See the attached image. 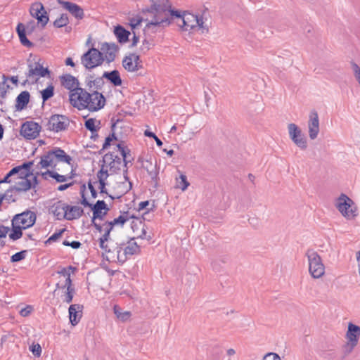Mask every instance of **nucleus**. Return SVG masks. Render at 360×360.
<instances>
[{"label":"nucleus","mask_w":360,"mask_h":360,"mask_svg":"<svg viewBox=\"0 0 360 360\" xmlns=\"http://www.w3.org/2000/svg\"><path fill=\"white\" fill-rule=\"evenodd\" d=\"M144 135L146 136H148V137H152L154 139V137L155 136V134L153 132H150L148 130H146L145 132H144Z\"/></svg>","instance_id":"obj_52"},{"label":"nucleus","mask_w":360,"mask_h":360,"mask_svg":"<svg viewBox=\"0 0 360 360\" xmlns=\"http://www.w3.org/2000/svg\"><path fill=\"white\" fill-rule=\"evenodd\" d=\"M98 49L102 56L103 61L105 60L107 63L113 61L119 52V46L115 43L103 42Z\"/></svg>","instance_id":"obj_20"},{"label":"nucleus","mask_w":360,"mask_h":360,"mask_svg":"<svg viewBox=\"0 0 360 360\" xmlns=\"http://www.w3.org/2000/svg\"><path fill=\"white\" fill-rule=\"evenodd\" d=\"M141 60L136 53H131L125 56L122 60V65L129 72H135L141 68Z\"/></svg>","instance_id":"obj_23"},{"label":"nucleus","mask_w":360,"mask_h":360,"mask_svg":"<svg viewBox=\"0 0 360 360\" xmlns=\"http://www.w3.org/2000/svg\"><path fill=\"white\" fill-rule=\"evenodd\" d=\"M289 139L301 150H305L308 148V140L302 129L295 123H289L287 125Z\"/></svg>","instance_id":"obj_12"},{"label":"nucleus","mask_w":360,"mask_h":360,"mask_svg":"<svg viewBox=\"0 0 360 360\" xmlns=\"http://www.w3.org/2000/svg\"><path fill=\"white\" fill-rule=\"evenodd\" d=\"M356 259L357 262L358 272L360 276V250L356 252Z\"/></svg>","instance_id":"obj_50"},{"label":"nucleus","mask_w":360,"mask_h":360,"mask_svg":"<svg viewBox=\"0 0 360 360\" xmlns=\"http://www.w3.org/2000/svg\"><path fill=\"white\" fill-rule=\"evenodd\" d=\"M175 11L169 0H157L145 13V17L140 18L145 31L157 33L168 27L174 22Z\"/></svg>","instance_id":"obj_4"},{"label":"nucleus","mask_w":360,"mask_h":360,"mask_svg":"<svg viewBox=\"0 0 360 360\" xmlns=\"http://www.w3.org/2000/svg\"><path fill=\"white\" fill-rule=\"evenodd\" d=\"M108 210V209L106 207V204L103 200H98L94 207L92 222L96 229L101 233L104 232L105 225L110 222H105L103 224L100 222L103 217L107 214Z\"/></svg>","instance_id":"obj_15"},{"label":"nucleus","mask_w":360,"mask_h":360,"mask_svg":"<svg viewBox=\"0 0 360 360\" xmlns=\"http://www.w3.org/2000/svg\"><path fill=\"white\" fill-rule=\"evenodd\" d=\"M103 77L109 80L115 86H120L122 84L120 73L117 70H113L110 72H105L103 74Z\"/></svg>","instance_id":"obj_34"},{"label":"nucleus","mask_w":360,"mask_h":360,"mask_svg":"<svg viewBox=\"0 0 360 360\" xmlns=\"http://www.w3.org/2000/svg\"><path fill=\"white\" fill-rule=\"evenodd\" d=\"M148 205V201H146V202H141L140 203V208L141 209H143L145 208L147 205Z\"/></svg>","instance_id":"obj_54"},{"label":"nucleus","mask_w":360,"mask_h":360,"mask_svg":"<svg viewBox=\"0 0 360 360\" xmlns=\"http://www.w3.org/2000/svg\"><path fill=\"white\" fill-rule=\"evenodd\" d=\"M72 172V158L60 148L44 154L35 168L37 176H41L44 179H54L58 182H65L71 179Z\"/></svg>","instance_id":"obj_3"},{"label":"nucleus","mask_w":360,"mask_h":360,"mask_svg":"<svg viewBox=\"0 0 360 360\" xmlns=\"http://www.w3.org/2000/svg\"><path fill=\"white\" fill-rule=\"evenodd\" d=\"M120 165L119 160L113 158L112 155L106 154L104 155L101 169L98 174V181L90 182L88 190L85 191L82 195V203L84 205H91L85 197L89 192L93 198H96L98 189L100 190L101 193H110L115 197L119 198L131 189V184L127 179L121 174L117 173L120 169Z\"/></svg>","instance_id":"obj_1"},{"label":"nucleus","mask_w":360,"mask_h":360,"mask_svg":"<svg viewBox=\"0 0 360 360\" xmlns=\"http://www.w3.org/2000/svg\"><path fill=\"white\" fill-rule=\"evenodd\" d=\"M65 64L67 65H70V66H75V63L73 62V60H72V58H68L65 60Z\"/></svg>","instance_id":"obj_51"},{"label":"nucleus","mask_w":360,"mask_h":360,"mask_svg":"<svg viewBox=\"0 0 360 360\" xmlns=\"http://www.w3.org/2000/svg\"><path fill=\"white\" fill-rule=\"evenodd\" d=\"M4 245V242L2 238H0V247H3Z\"/></svg>","instance_id":"obj_60"},{"label":"nucleus","mask_w":360,"mask_h":360,"mask_svg":"<svg viewBox=\"0 0 360 360\" xmlns=\"http://www.w3.org/2000/svg\"><path fill=\"white\" fill-rule=\"evenodd\" d=\"M27 77L31 82H35L37 84L45 82L48 77L51 78L48 68H44L39 63L29 65Z\"/></svg>","instance_id":"obj_14"},{"label":"nucleus","mask_w":360,"mask_h":360,"mask_svg":"<svg viewBox=\"0 0 360 360\" xmlns=\"http://www.w3.org/2000/svg\"><path fill=\"white\" fill-rule=\"evenodd\" d=\"M36 221V214L32 211H26L16 214L12 219V225L23 229H28L34 225Z\"/></svg>","instance_id":"obj_17"},{"label":"nucleus","mask_w":360,"mask_h":360,"mask_svg":"<svg viewBox=\"0 0 360 360\" xmlns=\"http://www.w3.org/2000/svg\"><path fill=\"white\" fill-rule=\"evenodd\" d=\"M25 255H26L25 250L17 252L11 257V262H17L21 261L25 259Z\"/></svg>","instance_id":"obj_43"},{"label":"nucleus","mask_w":360,"mask_h":360,"mask_svg":"<svg viewBox=\"0 0 360 360\" xmlns=\"http://www.w3.org/2000/svg\"><path fill=\"white\" fill-rule=\"evenodd\" d=\"M92 94H95L98 96L97 99L98 102L94 101L91 99L90 100L89 98H87L85 102L88 104V106L85 107V109L94 112L101 109L105 105V100L103 96L98 91H94Z\"/></svg>","instance_id":"obj_27"},{"label":"nucleus","mask_w":360,"mask_h":360,"mask_svg":"<svg viewBox=\"0 0 360 360\" xmlns=\"http://www.w3.org/2000/svg\"><path fill=\"white\" fill-rule=\"evenodd\" d=\"M13 230L12 232L9 234L10 238H11L13 240L19 239L22 236V230L23 229L20 227H15V225H12Z\"/></svg>","instance_id":"obj_40"},{"label":"nucleus","mask_w":360,"mask_h":360,"mask_svg":"<svg viewBox=\"0 0 360 360\" xmlns=\"http://www.w3.org/2000/svg\"><path fill=\"white\" fill-rule=\"evenodd\" d=\"M8 233V229L4 226H0V238H4Z\"/></svg>","instance_id":"obj_47"},{"label":"nucleus","mask_w":360,"mask_h":360,"mask_svg":"<svg viewBox=\"0 0 360 360\" xmlns=\"http://www.w3.org/2000/svg\"><path fill=\"white\" fill-rule=\"evenodd\" d=\"M3 134H4V129H3L1 124H0V139L2 138Z\"/></svg>","instance_id":"obj_56"},{"label":"nucleus","mask_w":360,"mask_h":360,"mask_svg":"<svg viewBox=\"0 0 360 360\" xmlns=\"http://www.w3.org/2000/svg\"><path fill=\"white\" fill-rule=\"evenodd\" d=\"M61 83L64 87L72 91L73 89H79L78 82L75 77L67 75L61 77Z\"/></svg>","instance_id":"obj_32"},{"label":"nucleus","mask_w":360,"mask_h":360,"mask_svg":"<svg viewBox=\"0 0 360 360\" xmlns=\"http://www.w3.org/2000/svg\"><path fill=\"white\" fill-rule=\"evenodd\" d=\"M114 313L116 315L117 318L122 321H127L131 317V312L129 311H123L118 306L114 307Z\"/></svg>","instance_id":"obj_37"},{"label":"nucleus","mask_w":360,"mask_h":360,"mask_svg":"<svg viewBox=\"0 0 360 360\" xmlns=\"http://www.w3.org/2000/svg\"><path fill=\"white\" fill-rule=\"evenodd\" d=\"M63 244L65 245H71L73 248H78L81 245L79 242L77 241H74L71 244H70L69 242L66 240L63 242Z\"/></svg>","instance_id":"obj_49"},{"label":"nucleus","mask_w":360,"mask_h":360,"mask_svg":"<svg viewBox=\"0 0 360 360\" xmlns=\"http://www.w3.org/2000/svg\"><path fill=\"white\" fill-rule=\"evenodd\" d=\"M308 271L314 279L322 278L326 274V266L321 255L314 249L307 250Z\"/></svg>","instance_id":"obj_9"},{"label":"nucleus","mask_w":360,"mask_h":360,"mask_svg":"<svg viewBox=\"0 0 360 360\" xmlns=\"http://www.w3.org/2000/svg\"><path fill=\"white\" fill-rule=\"evenodd\" d=\"M68 23V18L67 15L62 14L54 21V25L56 27H62Z\"/></svg>","instance_id":"obj_39"},{"label":"nucleus","mask_w":360,"mask_h":360,"mask_svg":"<svg viewBox=\"0 0 360 360\" xmlns=\"http://www.w3.org/2000/svg\"><path fill=\"white\" fill-rule=\"evenodd\" d=\"M67 214L65 219L72 220L79 218L83 213V210L78 205H70L68 204V208L66 209Z\"/></svg>","instance_id":"obj_31"},{"label":"nucleus","mask_w":360,"mask_h":360,"mask_svg":"<svg viewBox=\"0 0 360 360\" xmlns=\"http://www.w3.org/2000/svg\"><path fill=\"white\" fill-rule=\"evenodd\" d=\"M335 207L342 217L348 221L354 220L359 215L358 207L352 199L342 193L334 201Z\"/></svg>","instance_id":"obj_8"},{"label":"nucleus","mask_w":360,"mask_h":360,"mask_svg":"<svg viewBox=\"0 0 360 360\" xmlns=\"http://www.w3.org/2000/svg\"><path fill=\"white\" fill-rule=\"evenodd\" d=\"M167 153L168 155L172 156L174 154V150H169L167 151Z\"/></svg>","instance_id":"obj_57"},{"label":"nucleus","mask_w":360,"mask_h":360,"mask_svg":"<svg viewBox=\"0 0 360 360\" xmlns=\"http://www.w3.org/2000/svg\"><path fill=\"white\" fill-rule=\"evenodd\" d=\"M83 307L80 304H72L69 307V318L72 326H76L82 316Z\"/></svg>","instance_id":"obj_26"},{"label":"nucleus","mask_w":360,"mask_h":360,"mask_svg":"<svg viewBox=\"0 0 360 360\" xmlns=\"http://www.w3.org/2000/svg\"><path fill=\"white\" fill-rule=\"evenodd\" d=\"M69 124L68 119L63 115H54L48 122V128L54 131H60L66 129Z\"/></svg>","instance_id":"obj_22"},{"label":"nucleus","mask_w":360,"mask_h":360,"mask_svg":"<svg viewBox=\"0 0 360 360\" xmlns=\"http://www.w3.org/2000/svg\"><path fill=\"white\" fill-rule=\"evenodd\" d=\"M190 184L187 181V177L184 174H181L179 178L176 179V187L181 189L182 191H185Z\"/></svg>","instance_id":"obj_38"},{"label":"nucleus","mask_w":360,"mask_h":360,"mask_svg":"<svg viewBox=\"0 0 360 360\" xmlns=\"http://www.w3.org/2000/svg\"><path fill=\"white\" fill-rule=\"evenodd\" d=\"M30 101V94L29 92L25 91L21 92L16 99V107L18 109L22 110L29 103Z\"/></svg>","instance_id":"obj_35"},{"label":"nucleus","mask_w":360,"mask_h":360,"mask_svg":"<svg viewBox=\"0 0 360 360\" xmlns=\"http://www.w3.org/2000/svg\"><path fill=\"white\" fill-rule=\"evenodd\" d=\"M129 216V219L124 221V224L129 221L131 230L134 233L133 240L135 238L146 239L150 240L152 237L150 235H147L146 226L143 220L139 217H135L129 212H123Z\"/></svg>","instance_id":"obj_13"},{"label":"nucleus","mask_w":360,"mask_h":360,"mask_svg":"<svg viewBox=\"0 0 360 360\" xmlns=\"http://www.w3.org/2000/svg\"><path fill=\"white\" fill-rule=\"evenodd\" d=\"M262 360H281V359L275 352H268L263 356Z\"/></svg>","instance_id":"obj_45"},{"label":"nucleus","mask_w":360,"mask_h":360,"mask_svg":"<svg viewBox=\"0 0 360 360\" xmlns=\"http://www.w3.org/2000/svg\"><path fill=\"white\" fill-rule=\"evenodd\" d=\"M174 22L182 31L203 34L208 31V25L199 15L185 11L176 10Z\"/></svg>","instance_id":"obj_6"},{"label":"nucleus","mask_w":360,"mask_h":360,"mask_svg":"<svg viewBox=\"0 0 360 360\" xmlns=\"http://www.w3.org/2000/svg\"><path fill=\"white\" fill-rule=\"evenodd\" d=\"M129 216L120 214L104 227V232L99 238V247L102 249L103 258L110 262L124 263L129 256L137 254L140 251L139 245L133 239L126 243H119L110 238V233L115 227H122Z\"/></svg>","instance_id":"obj_2"},{"label":"nucleus","mask_w":360,"mask_h":360,"mask_svg":"<svg viewBox=\"0 0 360 360\" xmlns=\"http://www.w3.org/2000/svg\"><path fill=\"white\" fill-rule=\"evenodd\" d=\"M22 170L21 168L15 167L12 169L4 177V180L1 182H11L12 181V177L13 179L17 181L16 184H18L16 188L18 190H27L30 188V183L27 179H26L23 176L25 175L22 173L19 174V172Z\"/></svg>","instance_id":"obj_16"},{"label":"nucleus","mask_w":360,"mask_h":360,"mask_svg":"<svg viewBox=\"0 0 360 360\" xmlns=\"http://www.w3.org/2000/svg\"><path fill=\"white\" fill-rule=\"evenodd\" d=\"M11 80H12V82H13V83H15V84H16V83H17V82H18V79H17L16 77H13L11 78Z\"/></svg>","instance_id":"obj_59"},{"label":"nucleus","mask_w":360,"mask_h":360,"mask_svg":"<svg viewBox=\"0 0 360 360\" xmlns=\"http://www.w3.org/2000/svg\"><path fill=\"white\" fill-rule=\"evenodd\" d=\"M30 350L31 351L32 354L37 357H39L41 356V352H42L41 347L38 343H37V344L32 343L30 346Z\"/></svg>","instance_id":"obj_41"},{"label":"nucleus","mask_w":360,"mask_h":360,"mask_svg":"<svg viewBox=\"0 0 360 360\" xmlns=\"http://www.w3.org/2000/svg\"><path fill=\"white\" fill-rule=\"evenodd\" d=\"M33 310H34V309H33L32 306L27 305L25 307L22 308L20 311V316H22L23 317H27V316H30L32 314Z\"/></svg>","instance_id":"obj_44"},{"label":"nucleus","mask_w":360,"mask_h":360,"mask_svg":"<svg viewBox=\"0 0 360 360\" xmlns=\"http://www.w3.org/2000/svg\"><path fill=\"white\" fill-rule=\"evenodd\" d=\"M103 58L98 49L91 48L82 57V63L89 69L99 66L103 63Z\"/></svg>","instance_id":"obj_18"},{"label":"nucleus","mask_w":360,"mask_h":360,"mask_svg":"<svg viewBox=\"0 0 360 360\" xmlns=\"http://www.w3.org/2000/svg\"><path fill=\"white\" fill-rule=\"evenodd\" d=\"M117 145L119 147L120 150H121V153L123 156L124 160L127 161L129 159V158L131 157V155L129 154V150L125 149L124 148L120 147V145H118V144H117Z\"/></svg>","instance_id":"obj_46"},{"label":"nucleus","mask_w":360,"mask_h":360,"mask_svg":"<svg viewBox=\"0 0 360 360\" xmlns=\"http://www.w3.org/2000/svg\"><path fill=\"white\" fill-rule=\"evenodd\" d=\"M129 25L133 34L131 47H136L140 53H147L155 46L154 39L150 36L153 33L145 31V26L139 17L131 18Z\"/></svg>","instance_id":"obj_5"},{"label":"nucleus","mask_w":360,"mask_h":360,"mask_svg":"<svg viewBox=\"0 0 360 360\" xmlns=\"http://www.w3.org/2000/svg\"><path fill=\"white\" fill-rule=\"evenodd\" d=\"M56 238V235H53L50 238H49V240H55V238Z\"/></svg>","instance_id":"obj_61"},{"label":"nucleus","mask_w":360,"mask_h":360,"mask_svg":"<svg viewBox=\"0 0 360 360\" xmlns=\"http://www.w3.org/2000/svg\"><path fill=\"white\" fill-rule=\"evenodd\" d=\"M307 131L311 140H315L320 132V121L319 114L316 110H311L307 119Z\"/></svg>","instance_id":"obj_19"},{"label":"nucleus","mask_w":360,"mask_h":360,"mask_svg":"<svg viewBox=\"0 0 360 360\" xmlns=\"http://www.w3.org/2000/svg\"><path fill=\"white\" fill-rule=\"evenodd\" d=\"M67 203L62 201H58L53 205L51 212L58 219H65V216H67Z\"/></svg>","instance_id":"obj_28"},{"label":"nucleus","mask_w":360,"mask_h":360,"mask_svg":"<svg viewBox=\"0 0 360 360\" xmlns=\"http://www.w3.org/2000/svg\"><path fill=\"white\" fill-rule=\"evenodd\" d=\"M117 144V139L115 136L112 134L111 136H108L105 139V143H103V148L107 149L111 145Z\"/></svg>","instance_id":"obj_42"},{"label":"nucleus","mask_w":360,"mask_h":360,"mask_svg":"<svg viewBox=\"0 0 360 360\" xmlns=\"http://www.w3.org/2000/svg\"><path fill=\"white\" fill-rule=\"evenodd\" d=\"M37 86L44 102L53 96L54 86L51 78L48 77L45 82L38 84Z\"/></svg>","instance_id":"obj_24"},{"label":"nucleus","mask_w":360,"mask_h":360,"mask_svg":"<svg viewBox=\"0 0 360 360\" xmlns=\"http://www.w3.org/2000/svg\"><path fill=\"white\" fill-rule=\"evenodd\" d=\"M114 34L116 36L118 41L121 44H124L129 41V37L131 34L130 32L125 30L122 26L117 25L114 28Z\"/></svg>","instance_id":"obj_30"},{"label":"nucleus","mask_w":360,"mask_h":360,"mask_svg":"<svg viewBox=\"0 0 360 360\" xmlns=\"http://www.w3.org/2000/svg\"><path fill=\"white\" fill-rule=\"evenodd\" d=\"M344 348L348 354L351 353L359 343L360 326L353 321H349L345 333Z\"/></svg>","instance_id":"obj_10"},{"label":"nucleus","mask_w":360,"mask_h":360,"mask_svg":"<svg viewBox=\"0 0 360 360\" xmlns=\"http://www.w3.org/2000/svg\"><path fill=\"white\" fill-rule=\"evenodd\" d=\"M60 4L63 7L68 10L70 13H72L74 16L77 18H82L83 16V11L82 9L77 5L70 3V2H64L60 1Z\"/></svg>","instance_id":"obj_29"},{"label":"nucleus","mask_w":360,"mask_h":360,"mask_svg":"<svg viewBox=\"0 0 360 360\" xmlns=\"http://www.w3.org/2000/svg\"><path fill=\"white\" fill-rule=\"evenodd\" d=\"M69 186H70V184L60 185L58 187V190L63 191V190L66 189Z\"/></svg>","instance_id":"obj_55"},{"label":"nucleus","mask_w":360,"mask_h":360,"mask_svg":"<svg viewBox=\"0 0 360 360\" xmlns=\"http://www.w3.org/2000/svg\"><path fill=\"white\" fill-rule=\"evenodd\" d=\"M249 222H250V224H252V221H251L250 219H249Z\"/></svg>","instance_id":"obj_62"},{"label":"nucleus","mask_w":360,"mask_h":360,"mask_svg":"<svg viewBox=\"0 0 360 360\" xmlns=\"http://www.w3.org/2000/svg\"><path fill=\"white\" fill-rule=\"evenodd\" d=\"M176 130V127L175 125H174L171 129H170V132L172 133L174 131H175Z\"/></svg>","instance_id":"obj_58"},{"label":"nucleus","mask_w":360,"mask_h":360,"mask_svg":"<svg viewBox=\"0 0 360 360\" xmlns=\"http://www.w3.org/2000/svg\"><path fill=\"white\" fill-rule=\"evenodd\" d=\"M40 130L41 127L37 123L26 122L21 127L20 134L27 139H34L39 136Z\"/></svg>","instance_id":"obj_21"},{"label":"nucleus","mask_w":360,"mask_h":360,"mask_svg":"<svg viewBox=\"0 0 360 360\" xmlns=\"http://www.w3.org/2000/svg\"><path fill=\"white\" fill-rule=\"evenodd\" d=\"M74 269L71 266L64 268L58 271V281L56 284L57 288L62 292L61 297L64 302L70 303L72 300L75 290L70 278L71 274Z\"/></svg>","instance_id":"obj_7"},{"label":"nucleus","mask_w":360,"mask_h":360,"mask_svg":"<svg viewBox=\"0 0 360 360\" xmlns=\"http://www.w3.org/2000/svg\"><path fill=\"white\" fill-rule=\"evenodd\" d=\"M84 125L87 129L91 131V137H94L101 128V121L96 118H89L85 121Z\"/></svg>","instance_id":"obj_33"},{"label":"nucleus","mask_w":360,"mask_h":360,"mask_svg":"<svg viewBox=\"0 0 360 360\" xmlns=\"http://www.w3.org/2000/svg\"><path fill=\"white\" fill-rule=\"evenodd\" d=\"M29 27H27V29H28ZM17 32L18 34V37L20 38V40L21 43L26 46H31L30 41L27 39L26 37V28L22 24H19L17 27Z\"/></svg>","instance_id":"obj_36"},{"label":"nucleus","mask_w":360,"mask_h":360,"mask_svg":"<svg viewBox=\"0 0 360 360\" xmlns=\"http://www.w3.org/2000/svg\"><path fill=\"white\" fill-rule=\"evenodd\" d=\"M154 139L158 146H161L162 145V141L159 139L156 136L154 137Z\"/></svg>","instance_id":"obj_53"},{"label":"nucleus","mask_w":360,"mask_h":360,"mask_svg":"<svg viewBox=\"0 0 360 360\" xmlns=\"http://www.w3.org/2000/svg\"><path fill=\"white\" fill-rule=\"evenodd\" d=\"M236 350L233 348H229L226 352V355L229 357V360H231V357L236 354Z\"/></svg>","instance_id":"obj_48"},{"label":"nucleus","mask_w":360,"mask_h":360,"mask_svg":"<svg viewBox=\"0 0 360 360\" xmlns=\"http://www.w3.org/2000/svg\"><path fill=\"white\" fill-rule=\"evenodd\" d=\"M30 13L38 20V22H40L42 26H44L49 20L46 11L40 2L32 4L30 8Z\"/></svg>","instance_id":"obj_25"},{"label":"nucleus","mask_w":360,"mask_h":360,"mask_svg":"<svg viewBox=\"0 0 360 360\" xmlns=\"http://www.w3.org/2000/svg\"><path fill=\"white\" fill-rule=\"evenodd\" d=\"M98 95L95 94H89L84 89L79 88L73 89L70 92V102L72 105L79 110H84L88 104L85 102L87 98L90 100L98 102Z\"/></svg>","instance_id":"obj_11"}]
</instances>
